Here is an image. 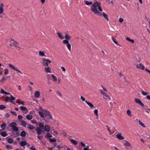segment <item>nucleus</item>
I'll use <instances>...</instances> for the list:
<instances>
[{
  "instance_id": "obj_1",
  "label": "nucleus",
  "mask_w": 150,
  "mask_h": 150,
  "mask_svg": "<svg viewBox=\"0 0 150 150\" xmlns=\"http://www.w3.org/2000/svg\"><path fill=\"white\" fill-rule=\"evenodd\" d=\"M90 9L95 15L100 16H103L104 18L106 21H109L108 15L105 13H101L103 11V9L101 7L100 3L96 1L91 6Z\"/></svg>"
},
{
  "instance_id": "obj_2",
  "label": "nucleus",
  "mask_w": 150,
  "mask_h": 150,
  "mask_svg": "<svg viewBox=\"0 0 150 150\" xmlns=\"http://www.w3.org/2000/svg\"><path fill=\"white\" fill-rule=\"evenodd\" d=\"M65 38L66 39L63 40L62 42L64 44L66 45L67 47L69 50L70 51L71 50V44L69 43V40L71 39V37L69 34H66L65 35Z\"/></svg>"
},
{
  "instance_id": "obj_3",
  "label": "nucleus",
  "mask_w": 150,
  "mask_h": 150,
  "mask_svg": "<svg viewBox=\"0 0 150 150\" xmlns=\"http://www.w3.org/2000/svg\"><path fill=\"white\" fill-rule=\"evenodd\" d=\"M50 113V112L47 110H42V111H39V112L40 116L43 118H45Z\"/></svg>"
},
{
  "instance_id": "obj_4",
  "label": "nucleus",
  "mask_w": 150,
  "mask_h": 150,
  "mask_svg": "<svg viewBox=\"0 0 150 150\" xmlns=\"http://www.w3.org/2000/svg\"><path fill=\"white\" fill-rule=\"evenodd\" d=\"M35 130L38 134L37 137L38 139L40 140L42 139L43 136H40L42 132H44V130L41 129L38 127H37L35 129Z\"/></svg>"
},
{
  "instance_id": "obj_5",
  "label": "nucleus",
  "mask_w": 150,
  "mask_h": 150,
  "mask_svg": "<svg viewBox=\"0 0 150 150\" xmlns=\"http://www.w3.org/2000/svg\"><path fill=\"white\" fill-rule=\"evenodd\" d=\"M100 91L101 94L103 95V98L104 99L107 100H111V98L106 93L104 92L102 90H100Z\"/></svg>"
},
{
  "instance_id": "obj_6",
  "label": "nucleus",
  "mask_w": 150,
  "mask_h": 150,
  "mask_svg": "<svg viewBox=\"0 0 150 150\" xmlns=\"http://www.w3.org/2000/svg\"><path fill=\"white\" fill-rule=\"evenodd\" d=\"M80 98L82 101H84L91 109H93L95 108V106L92 103L86 100L84 98L83 96H81Z\"/></svg>"
},
{
  "instance_id": "obj_7",
  "label": "nucleus",
  "mask_w": 150,
  "mask_h": 150,
  "mask_svg": "<svg viewBox=\"0 0 150 150\" xmlns=\"http://www.w3.org/2000/svg\"><path fill=\"white\" fill-rule=\"evenodd\" d=\"M51 62V61L49 59H43L42 60V64L44 66L48 67L49 65V64Z\"/></svg>"
},
{
  "instance_id": "obj_8",
  "label": "nucleus",
  "mask_w": 150,
  "mask_h": 150,
  "mask_svg": "<svg viewBox=\"0 0 150 150\" xmlns=\"http://www.w3.org/2000/svg\"><path fill=\"white\" fill-rule=\"evenodd\" d=\"M9 45L11 47L14 46L17 49L19 48L18 43L14 40H11Z\"/></svg>"
},
{
  "instance_id": "obj_9",
  "label": "nucleus",
  "mask_w": 150,
  "mask_h": 150,
  "mask_svg": "<svg viewBox=\"0 0 150 150\" xmlns=\"http://www.w3.org/2000/svg\"><path fill=\"white\" fill-rule=\"evenodd\" d=\"M10 126L12 128V129L13 131L16 132H17L18 131V129L16 127V124L15 122H11L10 124Z\"/></svg>"
},
{
  "instance_id": "obj_10",
  "label": "nucleus",
  "mask_w": 150,
  "mask_h": 150,
  "mask_svg": "<svg viewBox=\"0 0 150 150\" xmlns=\"http://www.w3.org/2000/svg\"><path fill=\"white\" fill-rule=\"evenodd\" d=\"M8 65L9 66V67L12 69H13L14 70L16 71L19 73L21 74H23L22 72L18 69V68L14 66L13 65L11 64H8Z\"/></svg>"
},
{
  "instance_id": "obj_11",
  "label": "nucleus",
  "mask_w": 150,
  "mask_h": 150,
  "mask_svg": "<svg viewBox=\"0 0 150 150\" xmlns=\"http://www.w3.org/2000/svg\"><path fill=\"white\" fill-rule=\"evenodd\" d=\"M4 4L3 3H0V18H2V16L1 15L4 12Z\"/></svg>"
},
{
  "instance_id": "obj_12",
  "label": "nucleus",
  "mask_w": 150,
  "mask_h": 150,
  "mask_svg": "<svg viewBox=\"0 0 150 150\" xmlns=\"http://www.w3.org/2000/svg\"><path fill=\"white\" fill-rule=\"evenodd\" d=\"M136 66V67L138 69L143 70L145 69V67L142 63L137 64Z\"/></svg>"
},
{
  "instance_id": "obj_13",
  "label": "nucleus",
  "mask_w": 150,
  "mask_h": 150,
  "mask_svg": "<svg viewBox=\"0 0 150 150\" xmlns=\"http://www.w3.org/2000/svg\"><path fill=\"white\" fill-rule=\"evenodd\" d=\"M44 68V70L46 73H51L52 70L50 67H46Z\"/></svg>"
},
{
  "instance_id": "obj_14",
  "label": "nucleus",
  "mask_w": 150,
  "mask_h": 150,
  "mask_svg": "<svg viewBox=\"0 0 150 150\" xmlns=\"http://www.w3.org/2000/svg\"><path fill=\"white\" fill-rule=\"evenodd\" d=\"M135 102L140 105L142 107H143L144 106V105L142 102L141 100L139 99L135 98Z\"/></svg>"
},
{
  "instance_id": "obj_15",
  "label": "nucleus",
  "mask_w": 150,
  "mask_h": 150,
  "mask_svg": "<svg viewBox=\"0 0 150 150\" xmlns=\"http://www.w3.org/2000/svg\"><path fill=\"white\" fill-rule=\"evenodd\" d=\"M57 34L59 38H60L61 40H62L64 39V38L63 35L60 33L57 32Z\"/></svg>"
},
{
  "instance_id": "obj_16",
  "label": "nucleus",
  "mask_w": 150,
  "mask_h": 150,
  "mask_svg": "<svg viewBox=\"0 0 150 150\" xmlns=\"http://www.w3.org/2000/svg\"><path fill=\"white\" fill-rule=\"evenodd\" d=\"M44 129V131L45 130L47 132H49L50 130V126L48 125H46L45 126Z\"/></svg>"
},
{
  "instance_id": "obj_17",
  "label": "nucleus",
  "mask_w": 150,
  "mask_h": 150,
  "mask_svg": "<svg viewBox=\"0 0 150 150\" xmlns=\"http://www.w3.org/2000/svg\"><path fill=\"white\" fill-rule=\"evenodd\" d=\"M20 144L22 147H24L27 144V142L25 141H22L20 142Z\"/></svg>"
},
{
  "instance_id": "obj_18",
  "label": "nucleus",
  "mask_w": 150,
  "mask_h": 150,
  "mask_svg": "<svg viewBox=\"0 0 150 150\" xmlns=\"http://www.w3.org/2000/svg\"><path fill=\"white\" fill-rule=\"evenodd\" d=\"M10 96L11 97V98L9 99L10 102L13 104H15V103H14L13 101L15 100V98L12 95H10Z\"/></svg>"
},
{
  "instance_id": "obj_19",
  "label": "nucleus",
  "mask_w": 150,
  "mask_h": 150,
  "mask_svg": "<svg viewBox=\"0 0 150 150\" xmlns=\"http://www.w3.org/2000/svg\"><path fill=\"white\" fill-rule=\"evenodd\" d=\"M27 127L28 129H29L30 130H33L35 128L34 126H33L30 124L27 125Z\"/></svg>"
},
{
  "instance_id": "obj_20",
  "label": "nucleus",
  "mask_w": 150,
  "mask_h": 150,
  "mask_svg": "<svg viewBox=\"0 0 150 150\" xmlns=\"http://www.w3.org/2000/svg\"><path fill=\"white\" fill-rule=\"evenodd\" d=\"M39 55L41 57H46V56L45 54V52H44L41 51H39L38 52Z\"/></svg>"
},
{
  "instance_id": "obj_21",
  "label": "nucleus",
  "mask_w": 150,
  "mask_h": 150,
  "mask_svg": "<svg viewBox=\"0 0 150 150\" xmlns=\"http://www.w3.org/2000/svg\"><path fill=\"white\" fill-rule=\"evenodd\" d=\"M40 93L38 91H36L34 93V96L36 98H38L40 96Z\"/></svg>"
},
{
  "instance_id": "obj_22",
  "label": "nucleus",
  "mask_w": 150,
  "mask_h": 150,
  "mask_svg": "<svg viewBox=\"0 0 150 150\" xmlns=\"http://www.w3.org/2000/svg\"><path fill=\"white\" fill-rule=\"evenodd\" d=\"M84 3L85 4L87 5H92L93 4L92 1H88L86 0H84Z\"/></svg>"
},
{
  "instance_id": "obj_23",
  "label": "nucleus",
  "mask_w": 150,
  "mask_h": 150,
  "mask_svg": "<svg viewBox=\"0 0 150 150\" xmlns=\"http://www.w3.org/2000/svg\"><path fill=\"white\" fill-rule=\"evenodd\" d=\"M38 125L39 127H38L40 129H42H42H44L45 126H44V124H42V123H41V122L39 123V124H38Z\"/></svg>"
},
{
  "instance_id": "obj_24",
  "label": "nucleus",
  "mask_w": 150,
  "mask_h": 150,
  "mask_svg": "<svg viewBox=\"0 0 150 150\" xmlns=\"http://www.w3.org/2000/svg\"><path fill=\"white\" fill-rule=\"evenodd\" d=\"M71 142L74 145H76L77 144V142L76 141L73 139H69Z\"/></svg>"
},
{
  "instance_id": "obj_25",
  "label": "nucleus",
  "mask_w": 150,
  "mask_h": 150,
  "mask_svg": "<svg viewBox=\"0 0 150 150\" xmlns=\"http://www.w3.org/2000/svg\"><path fill=\"white\" fill-rule=\"evenodd\" d=\"M116 137L120 140L123 139H124V137L120 134H117L116 135Z\"/></svg>"
},
{
  "instance_id": "obj_26",
  "label": "nucleus",
  "mask_w": 150,
  "mask_h": 150,
  "mask_svg": "<svg viewBox=\"0 0 150 150\" xmlns=\"http://www.w3.org/2000/svg\"><path fill=\"white\" fill-rule=\"evenodd\" d=\"M33 116L31 115L28 114L26 115V119L29 120H30L33 118Z\"/></svg>"
},
{
  "instance_id": "obj_27",
  "label": "nucleus",
  "mask_w": 150,
  "mask_h": 150,
  "mask_svg": "<svg viewBox=\"0 0 150 150\" xmlns=\"http://www.w3.org/2000/svg\"><path fill=\"white\" fill-rule=\"evenodd\" d=\"M51 76L53 80V81L54 82H56L57 81V78L54 74H52L51 75Z\"/></svg>"
},
{
  "instance_id": "obj_28",
  "label": "nucleus",
  "mask_w": 150,
  "mask_h": 150,
  "mask_svg": "<svg viewBox=\"0 0 150 150\" xmlns=\"http://www.w3.org/2000/svg\"><path fill=\"white\" fill-rule=\"evenodd\" d=\"M45 138L47 139H48L49 138L52 137V136L50 134V133L47 132V133H46V134L45 135Z\"/></svg>"
},
{
  "instance_id": "obj_29",
  "label": "nucleus",
  "mask_w": 150,
  "mask_h": 150,
  "mask_svg": "<svg viewBox=\"0 0 150 150\" xmlns=\"http://www.w3.org/2000/svg\"><path fill=\"white\" fill-rule=\"evenodd\" d=\"M21 122L23 126L25 127H26V126L27 125L25 121L23 120H21Z\"/></svg>"
},
{
  "instance_id": "obj_30",
  "label": "nucleus",
  "mask_w": 150,
  "mask_h": 150,
  "mask_svg": "<svg viewBox=\"0 0 150 150\" xmlns=\"http://www.w3.org/2000/svg\"><path fill=\"white\" fill-rule=\"evenodd\" d=\"M6 123L5 122L3 123L1 125V127L2 128V129L4 130L5 129V127L6 126Z\"/></svg>"
},
{
  "instance_id": "obj_31",
  "label": "nucleus",
  "mask_w": 150,
  "mask_h": 150,
  "mask_svg": "<svg viewBox=\"0 0 150 150\" xmlns=\"http://www.w3.org/2000/svg\"><path fill=\"white\" fill-rule=\"evenodd\" d=\"M20 108V109L22 111H23V110H27V108L25 106H21Z\"/></svg>"
},
{
  "instance_id": "obj_32",
  "label": "nucleus",
  "mask_w": 150,
  "mask_h": 150,
  "mask_svg": "<svg viewBox=\"0 0 150 150\" xmlns=\"http://www.w3.org/2000/svg\"><path fill=\"white\" fill-rule=\"evenodd\" d=\"M126 143L124 144V145L126 146H131L130 144L127 141L125 140Z\"/></svg>"
},
{
  "instance_id": "obj_33",
  "label": "nucleus",
  "mask_w": 150,
  "mask_h": 150,
  "mask_svg": "<svg viewBox=\"0 0 150 150\" xmlns=\"http://www.w3.org/2000/svg\"><path fill=\"white\" fill-rule=\"evenodd\" d=\"M127 115L129 116H132L131 112L130 110H127Z\"/></svg>"
},
{
  "instance_id": "obj_34",
  "label": "nucleus",
  "mask_w": 150,
  "mask_h": 150,
  "mask_svg": "<svg viewBox=\"0 0 150 150\" xmlns=\"http://www.w3.org/2000/svg\"><path fill=\"white\" fill-rule=\"evenodd\" d=\"M1 135L3 137H5L7 136L8 134L6 132H3L1 133Z\"/></svg>"
},
{
  "instance_id": "obj_35",
  "label": "nucleus",
  "mask_w": 150,
  "mask_h": 150,
  "mask_svg": "<svg viewBox=\"0 0 150 150\" xmlns=\"http://www.w3.org/2000/svg\"><path fill=\"white\" fill-rule=\"evenodd\" d=\"M111 38H112V40L113 41V42L115 44H116L117 45L119 46H120V45H119V44H118L117 42L115 40V39L113 38L112 37Z\"/></svg>"
},
{
  "instance_id": "obj_36",
  "label": "nucleus",
  "mask_w": 150,
  "mask_h": 150,
  "mask_svg": "<svg viewBox=\"0 0 150 150\" xmlns=\"http://www.w3.org/2000/svg\"><path fill=\"white\" fill-rule=\"evenodd\" d=\"M26 135V132L24 131H22L21 133V135L22 137H24Z\"/></svg>"
},
{
  "instance_id": "obj_37",
  "label": "nucleus",
  "mask_w": 150,
  "mask_h": 150,
  "mask_svg": "<svg viewBox=\"0 0 150 150\" xmlns=\"http://www.w3.org/2000/svg\"><path fill=\"white\" fill-rule=\"evenodd\" d=\"M142 94L143 96H147V95L149 93L147 92H145L144 91H142Z\"/></svg>"
},
{
  "instance_id": "obj_38",
  "label": "nucleus",
  "mask_w": 150,
  "mask_h": 150,
  "mask_svg": "<svg viewBox=\"0 0 150 150\" xmlns=\"http://www.w3.org/2000/svg\"><path fill=\"white\" fill-rule=\"evenodd\" d=\"M13 140L12 138H9L8 140V142L10 144L12 143L13 142Z\"/></svg>"
},
{
  "instance_id": "obj_39",
  "label": "nucleus",
  "mask_w": 150,
  "mask_h": 150,
  "mask_svg": "<svg viewBox=\"0 0 150 150\" xmlns=\"http://www.w3.org/2000/svg\"><path fill=\"white\" fill-rule=\"evenodd\" d=\"M139 124L144 127H145V126L144 124L139 120Z\"/></svg>"
},
{
  "instance_id": "obj_40",
  "label": "nucleus",
  "mask_w": 150,
  "mask_h": 150,
  "mask_svg": "<svg viewBox=\"0 0 150 150\" xmlns=\"http://www.w3.org/2000/svg\"><path fill=\"white\" fill-rule=\"evenodd\" d=\"M46 117H47L49 119H52V115L50 114V113L48 114V115L46 116Z\"/></svg>"
},
{
  "instance_id": "obj_41",
  "label": "nucleus",
  "mask_w": 150,
  "mask_h": 150,
  "mask_svg": "<svg viewBox=\"0 0 150 150\" xmlns=\"http://www.w3.org/2000/svg\"><path fill=\"white\" fill-rule=\"evenodd\" d=\"M8 69H6L4 70V74L6 75L8 74Z\"/></svg>"
},
{
  "instance_id": "obj_42",
  "label": "nucleus",
  "mask_w": 150,
  "mask_h": 150,
  "mask_svg": "<svg viewBox=\"0 0 150 150\" xmlns=\"http://www.w3.org/2000/svg\"><path fill=\"white\" fill-rule=\"evenodd\" d=\"M50 142H54L56 141V140L55 139H49Z\"/></svg>"
},
{
  "instance_id": "obj_43",
  "label": "nucleus",
  "mask_w": 150,
  "mask_h": 150,
  "mask_svg": "<svg viewBox=\"0 0 150 150\" xmlns=\"http://www.w3.org/2000/svg\"><path fill=\"white\" fill-rule=\"evenodd\" d=\"M93 112H94V114L96 115H97H97H98V110L97 109H95L94 110Z\"/></svg>"
},
{
  "instance_id": "obj_44",
  "label": "nucleus",
  "mask_w": 150,
  "mask_h": 150,
  "mask_svg": "<svg viewBox=\"0 0 150 150\" xmlns=\"http://www.w3.org/2000/svg\"><path fill=\"white\" fill-rule=\"evenodd\" d=\"M5 108V106L3 105H0V109L1 110H3Z\"/></svg>"
},
{
  "instance_id": "obj_45",
  "label": "nucleus",
  "mask_w": 150,
  "mask_h": 150,
  "mask_svg": "<svg viewBox=\"0 0 150 150\" xmlns=\"http://www.w3.org/2000/svg\"><path fill=\"white\" fill-rule=\"evenodd\" d=\"M89 146H87L85 148H84L83 150H91V149H89Z\"/></svg>"
},
{
  "instance_id": "obj_46",
  "label": "nucleus",
  "mask_w": 150,
  "mask_h": 150,
  "mask_svg": "<svg viewBox=\"0 0 150 150\" xmlns=\"http://www.w3.org/2000/svg\"><path fill=\"white\" fill-rule=\"evenodd\" d=\"M6 78L4 77H3L0 80V82H3L4 81L6 80Z\"/></svg>"
},
{
  "instance_id": "obj_47",
  "label": "nucleus",
  "mask_w": 150,
  "mask_h": 150,
  "mask_svg": "<svg viewBox=\"0 0 150 150\" xmlns=\"http://www.w3.org/2000/svg\"><path fill=\"white\" fill-rule=\"evenodd\" d=\"M31 122L32 123H34V124H36L37 123V121H36V120H32L31 121Z\"/></svg>"
},
{
  "instance_id": "obj_48",
  "label": "nucleus",
  "mask_w": 150,
  "mask_h": 150,
  "mask_svg": "<svg viewBox=\"0 0 150 150\" xmlns=\"http://www.w3.org/2000/svg\"><path fill=\"white\" fill-rule=\"evenodd\" d=\"M11 112L13 115L16 116H17V114L14 111H11Z\"/></svg>"
},
{
  "instance_id": "obj_49",
  "label": "nucleus",
  "mask_w": 150,
  "mask_h": 150,
  "mask_svg": "<svg viewBox=\"0 0 150 150\" xmlns=\"http://www.w3.org/2000/svg\"><path fill=\"white\" fill-rule=\"evenodd\" d=\"M57 93L58 95L60 97L62 96V95L61 93L58 91H57Z\"/></svg>"
},
{
  "instance_id": "obj_50",
  "label": "nucleus",
  "mask_w": 150,
  "mask_h": 150,
  "mask_svg": "<svg viewBox=\"0 0 150 150\" xmlns=\"http://www.w3.org/2000/svg\"><path fill=\"white\" fill-rule=\"evenodd\" d=\"M58 83L60 84L61 82V79L60 78H58L57 79Z\"/></svg>"
},
{
  "instance_id": "obj_51",
  "label": "nucleus",
  "mask_w": 150,
  "mask_h": 150,
  "mask_svg": "<svg viewBox=\"0 0 150 150\" xmlns=\"http://www.w3.org/2000/svg\"><path fill=\"white\" fill-rule=\"evenodd\" d=\"M18 119L19 120H21L23 119V117L21 115H18Z\"/></svg>"
},
{
  "instance_id": "obj_52",
  "label": "nucleus",
  "mask_w": 150,
  "mask_h": 150,
  "mask_svg": "<svg viewBox=\"0 0 150 150\" xmlns=\"http://www.w3.org/2000/svg\"><path fill=\"white\" fill-rule=\"evenodd\" d=\"M10 98L8 97H7L5 99V101L7 102L9 100Z\"/></svg>"
},
{
  "instance_id": "obj_53",
  "label": "nucleus",
  "mask_w": 150,
  "mask_h": 150,
  "mask_svg": "<svg viewBox=\"0 0 150 150\" xmlns=\"http://www.w3.org/2000/svg\"><path fill=\"white\" fill-rule=\"evenodd\" d=\"M123 21H124V20L122 18H119V21L120 23H122V22Z\"/></svg>"
},
{
  "instance_id": "obj_54",
  "label": "nucleus",
  "mask_w": 150,
  "mask_h": 150,
  "mask_svg": "<svg viewBox=\"0 0 150 150\" xmlns=\"http://www.w3.org/2000/svg\"><path fill=\"white\" fill-rule=\"evenodd\" d=\"M80 144L83 147H84L85 146V144L82 142H81Z\"/></svg>"
},
{
  "instance_id": "obj_55",
  "label": "nucleus",
  "mask_w": 150,
  "mask_h": 150,
  "mask_svg": "<svg viewBox=\"0 0 150 150\" xmlns=\"http://www.w3.org/2000/svg\"><path fill=\"white\" fill-rule=\"evenodd\" d=\"M61 68L64 72H65L66 71V69L64 67L62 66L61 67Z\"/></svg>"
},
{
  "instance_id": "obj_56",
  "label": "nucleus",
  "mask_w": 150,
  "mask_h": 150,
  "mask_svg": "<svg viewBox=\"0 0 150 150\" xmlns=\"http://www.w3.org/2000/svg\"><path fill=\"white\" fill-rule=\"evenodd\" d=\"M102 88L103 89V90L105 91H107V89L105 88V87H103L102 86Z\"/></svg>"
},
{
  "instance_id": "obj_57",
  "label": "nucleus",
  "mask_w": 150,
  "mask_h": 150,
  "mask_svg": "<svg viewBox=\"0 0 150 150\" xmlns=\"http://www.w3.org/2000/svg\"><path fill=\"white\" fill-rule=\"evenodd\" d=\"M10 115L8 113L6 114L5 115V116L6 117H10Z\"/></svg>"
},
{
  "instance_id": "obj_58",
  "label": "nucleus",
  "mask_w": 150,
  "mask_h": 150,
  "mask_svg": "<svg viewBox=\"0 0 150 150\" xmlns=\"http://www.w3.org/2000/svg\"><path fill=\"white\" fill-rule=\"evenodd\" d=\"M18 90H19L20 91L21 90L22 88H21V86L19 85L18 86Z\"/></svg>"
},
{
  "instance_id": "obj_59",
  "label": "nucleus",
  "mask_w": 150,
  "mask_h": 150,
  "mask_svg": "<svg viewBox=\"0 0 150 150\" xmlns=\"http://www.w3.org/2000/svg\"><path fill=\"white\" fill-rule=\"evenodd\" d=\"M146 99L150 100V95H147L146 96Z\"/></svg>"
},
{
  "instance_id": "obj_60",
  "label": "nucleus",
  "mask_w": 150,
  "mask_h": 150,
  "mask_svg": "<svg viewBox=\"0 0 150 150\" xmlns=\"http://www.w3.org/2000/svg\"><path fill=\"white\" fill-rule=\"evenodd\" d=\"M30 149L31 150H36L33 146H32L30 148Z\"/></svg>"
},
{
  "instance_id": "obj_61",
  "label": "nucleus",
  "mask_w": 150,
  "mask_h": 150,
  "mask_svg": "<svg viewBox=\"0 0 150 150\" xmlns=\"http://www.w3.org/2000/svg\"><path fill=\"white\" fill-rule=\"evenodd\" d=\"M1 92L2 93H5V91L3 89H1Z\"/></svg>"
},
{
  "instance_id": "obj_62",
  "label": "nucleus",
  "mask_w": 150,
  "mask_h": 150,
  "mask_svg": "<svg viewBox=\"0 0 150 150\" xmlns=\"http://www.w3.org/2000/svg\"><path fill=\"white\" fill-rule=\"evenodd\" d=\"M145 71L147 72H148L150 74V70H149L147 68H146L145 69Z\"/></svg>"
},
{
  "instance_id": "obj_63",
  "label": "nucleus",
  "mask_w": 150,
  "mask_h": 150,
  "mask_svg": "<svg viewBox=\"0 0 150 150\" xmlns=\"http://www.w3.org/2000/svg\"><path fill=\"white\" fill-rule=\"evenodd\" d=\"M126 40L129 41H130L131 39L129 38V37H127L126 38Z\"/></svg>"
},
{
  "instance_id": "obj_64",
  "label": "nucleus",
  "mask_w": 150,
  "mask_h": 150,
  "mask_svg": "<svg viewBox=\"0 0 150 150\" xmlns=\"http://www.w3.org/2000/svg\"><path fill=\"white\" fill-rule=\"evenodd\" d=\"M119 76L120 77L123 76L122 73L121 72H120L119 73Z\"/></svg>"
}]
</instances>
